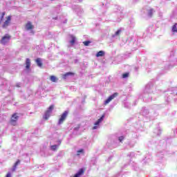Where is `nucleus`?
<instances>
[{"mask_svg":"<svg viewBox=\"0 0 177 177\" xmlns=\"http://www.w3.org/2000/svg\"><path fill=\"white\" fill-rule=\"evenodd\" d=\"M19 120V115L17 113H15L12 115L10 122L11 125L13 127H16L17 125V121Z\"/></svg>","mask_w":177,"mask_h":177,"instance_id":"obj_1","label":"nucleus"},{"mask_svg":"<svg viewBox=\"0 0 177 177\" xmlns=\"http://www.w3.org/2000/svg\"><path fill=\"white\" fill-rule=\"evenodd\" d=\"M68 115V111H65L62 114L60 115L59 119L58 120V125H62L64 121H66V119L67 118Z\"/></svg>","mask_w":177,"mask_h":177,"instance_id":"obj_2","label":"nucleus"},{"mask_svg":"<svg viewBox=\"0 0 177 177\" xmlns=\"http://www.w3.org/2000/svg\"><path fill=\"white\" fill-rule=\"evenodd\" d=\"M10 38H12V37L10 35L6 34L1 38L0 43L2 44V45H6V44L10 41Z\"/></svg>","mask_w":177,"mask_h":177,"instance_id":"obj_3","label":"nucleus"},{"mask_svg":"<svg viewBox=\"0 0 177 177\" xmlns=\"http://www.w3.org/2000/svg\"><path fill=\"white\" fill-rule=\"evenodd\" d=\"M6 20L3 22L2 27L3 28H8L9 25L10 24V21H12V16L9 15L6 17Z\"/></svg>","mask_w":177,"mask_h":177,"instance_id":"obj_4","label":"nucleus"},{"mask_svg":"<svg viewBox=\"0 0 177 177\" xmlns=\"http://www.w3.org/2000/svg\"><path fill=\"white\" fill-rule=\"evenodd\" d=\"M117 96H118V93H114L112 95H110L106 100H105L104 104L105 106L109 104L113 100V99L117 97Z\"/></svg>","mask_w":177,"mask_h":177,"instance_id":"obj_5","label":"nucleus"},{"mask_svg":"<svg viewBox=\"0 0 177 177\" xmlns=\"http://www.w3.org/2000/svg\"><path fill=\"white\" fill-rule=\"evenodd\" d=\"M103 120H104V115H102V117L100 119H98L97 122H95V126L93 127V129H96V126L99 125V124H100L102 121H103Z\"/></svg>","mask_w":177,"mask_h":177,"instance_id":"obj_6","label":"nucleus"},{"mask_svg":"<svg viewBox=\"0 0 177 177\" xmlns=\"http://www.w3.org/2000/svg\"><path fill=\"white\" fill-rule=\"evenodd\" d=\"M30 67H31V60L29 58H27L26 60V68L30 70Z\"/></svg>","mask_w":177,"mask_h":177,"instance_id":"obj_7","label":"nucleus"},{"mask_svg":"<svg viewBox=\"0 0 177 177\" xmlns=\"http://www.w3.org/2000/svg\"><path fill=\"white\" fill-rule=\"evenodd\" d=\"M26 30H32L34 28V26H32V24L29 21L26 24Z\"/></svg>","mask_w":177,"mask_h":177,"instance_id":"obj_8","label":"nucleus"},{"mask_svg":"<svg viewBox=\"0 0 177 177\" xmlns=\"http://www.w3.org/2000/svg\"><path fill=\"white\" fill-rule=\"evenodd\" d=\"M19 164H20V160L18 159L17 160V162H15L14 164V166H13L12 169V172H15V171H16V168H17V165H19Z\"/></svg>","mask_w":177,"mask_h":177,"instance_id":"obj_9","label":"nucleus"},{"mask_svg":"<svg viewBox=\"0 0 177 177\" xmlns=\"http://www.w3.org/2000/svg\"><path fill=\"white\" fill-rule=\"evenodd\" d=\"M50 80L52 82H57L59 80V79L55 75L50 76Z\"/></svg>","mask_w":177,"mask_h":177,"instance_id":"obj_10","label":"nucleus"},{"mask_svg":"<svg viewBox=\"0 0 177 177\" xmlns=\"http://www.w3.org/2000/svg\"><path fill=\"white\" fill-rule=\"evenodd\" d=\"M49 117H50V112L46 111L45 114H44V120H49Z\"/></svg>","mask_w":177,"mask_h":177,"instance_id":"obj_11","label":"nucleus"},{"mask_svg":"<svg viewBox=\"0 0 177 177\" xmlns=\"http://www.w3.org/2000/svg\"><path fill=\"white\" fill-rule=\"evenodd\" d=\"M104 56V51L100 50L96 54V57H100Z\"/></svg>","mask_w":177,"mask_h":177,"instance_id":"obj_12","label":"nucleus"},{"mask_svg":"<svg viewBox=\"0 0 177 177\" xmlns=\"http://www.w3.org/2000/svg\"><path fill=\"white\" fill-rule=\"evenodd\" d=\"M36 63L39 67H42V62L41 61L40 58H37L36 59Z\"/></svg>","mask_w":177,"mask_h":177,"instance_id":"obj_13","label":"nucleus"},{"mask_svg":"<svg viewBox=\"0 0 177 177\" xmlns=\"http://www.w3.org/2000/svg\"><path fill=\"white\" fill-rule=\"evenodd\" d=\"M6 15V12H3L1 13V16L0 17V24H1V23H2V21H3V19H4Z\"/></svg>","mask_w":177,"mask_h":177,"instance_id":"obj_14","label":"nucleus"},{"mask_svg":"<svg viewBox=\"0 0 177 177\" xmlns=\"http://www.w3.org/2000/svg\"><path fill=\"white\" fill-rule=\"evenodd\" d=\"M58 147H59V145H54L50 147V149H51V150H53V151H56V150H57Z\"/></svg>","mask_w":177,"mask_h":177,"instance_id":"obj_15","label":"nucleus"},{"mask_svg":"<svg viewBox=\"0 0 177 177\" xmlns=\"http://www.w3.org/2000/svg\"><path fill=\"white\" fill-rule=\"evenodd\" d=\"M85 172V169H80L78 172L77 173L80 176H81V175H84Z\"/></svg>","mask_w":177,"mask_h":177,"instance_id":"obj_16","label":"nucleus"},{"mask_svg":"<svg viewBox=\"0 0 177 177\" xmlns=\"http://www.w3.org/2000/svg\"><path fill=\"white\" fill-rule=\"evenodd\" d=\"M71 40L70 42H71V44L72 45H74V44H75V37L71 35Z\"/></svg>","mask_w":177,"mask_h":177,"instance_id":"obj_17","label":"nucleus"},{"mask_svg":"<svg viewBox=\"0 0 177 177\" xmlns=\"http://www.w3.org/2000/svg\"><path fill=\"white\" fill-rule=\"evenodd\" d=\"M53 109H55V105H50V106L48 107L47 111H49V112L51 113H52V111L53 110Z\"/></svg>","mask_w":177,"mask_h":177,"instance_id":"obj_18","label":"nucleus"},{"mask_svg":"<svg viewBox=\"0 0 177 177\" xmlns=\"http://www.w3.org/2000/svg\"><path fill=\"white\" fill-rule=\"evenodd\" d=\"M68 75H74V73L71 72H68L65 75H64V77L66 78V77H68Z\"/></svg>","mask_w":177,"mask_h":177,"instance_id":"obj_19","label":"nucleus"},{"mask_svg":"<svg viewBox=\"0 0 177 177\" xmlns=\"http://www.w3.org/2000/svg\"><path fill=\"white\" fill-rule=\"evenodd\" d=\"M128 77H129V73H125L122 74V78H128Z\"/></svg>","mask_w":177,"mask_h":177,"instance_id":"obj_20","label":"nucleus"},{"mask_svg":"<svg viewBox=\"0 0 177 177\" xmlns=\"http://www.w3.org/2000/svg\"><path fill=\"white\" fill-rule=\"evenodd\" d=\"M172 31L173 32H177V30H176V24H175L173 27H172Z\"/></svg>","mask_w":177,"mask_h":177,"instance_id":"obj_21","label":"nucleus"},{"mask_svg":"<svg viewBox=\"0 0 177 177\" xmlns=\"http://www.w3.org/2000/svg\"><path fill=\"white\" fill-rule=\"evenodd\" d=\"M84 46H88L89 44H91V41H85L83 42Z\"/></svg>","mask_w":177,"mask_h":177,"instance_id":"obj_22","label":"nucleus"},{"mask_svg":"<svg viewBox=\"0 0 177 177\" xmlns=\"http://www.w3.org/2000/svg\"><path fill=\"white\" fill-rule=\"evenodd\" d=\"M120 34H121V30H118L117 32H115V35H113V37L120 35Z\"/></svg>","mask_w":177,"mask_h":177,"instance_id":"obj_23","label":"nucleus"},{"mask_svg":"<svg viewBox=\"0 0 177 177\" xmlns=\"http://www.w3.org/2000/svg\"><path fill=\"white\" fill-rule=\"evenodd\" d=\"M80 153H84V149H80L77 151V156H80Z\"/></svg>","mask_w":177,"mask_h":177,"instance_id":"obj_24","label":"nucleus"},{"mask_svg":"<svg viewBox=\"0 0 177 177\" xmlns=\"http://www.w3.org/2000/svg\"><path fill=\"white\" fill-rule=\"evenodd\" d=\"M149 16H150V17H151V16H153V10H150L149 11Z\"/></svg>","mask_w":177,"mask_h":177,"instance_id":"obj_25","label":"nucleus"},{"mask_svg":"<svg viewBox=\"0 0 177 177\" xmlns=\"http://www.w3.org/2000/svg\"><path fill=\"white\" fill-rule=\"evenodd\" d=\"M119 140H120V142L123 141L124 140V136L119 137Z\"/></svg>","mask_w":177,"mask_h":177,"instance_id":"obj_26","label":"nucleus"},{"mask_svg":"<svg viewBox=\"0 0 177 177\" xmlns=\"http://www.w3.org/2000/svg\"><path fill=\"white\" fill-rule=\"evenodd\" d=\"M6 177H12V174L10 173H8Z\"/></svg>","mask_w":177,"mask_h":177,"instance_id":"obj_27","label":"nucleus"},{"mask_svg":"<svg viewBox=\"0 0 177 177\" xmlns=\"http://www.w3.org/2000/svg\"><path fill=\"white\" fill-rule=\"evenodd\" d=\"M73 177H80V176L77 174H76Z\"/></svg>","mask_w":177,"mask_h":177,"instance_id":"obj_28","label":"nucleus"},{"mask_svg":"<svg viewBox=\"0 0 177 177\" xmlns=\"http://www.w3.org/2000/svg\"><path fill=\"white\" fill-rule=\"evenodd\" d=\"M80 2H82V0H80Z\"/></svg>","mask_w":177,"mask_h":177,"instance_id":"obj_29","label":"nucleus"},{"mask_svg":"<svg viewBox=\"0 0 177 177\" xmlns=\"http://www.w3.org/2000/svg\"><path fill=\"white\" fill-rule=\"evenodd\" d=\"M17 86H18V87H19V85H18Z\"/></svg>","mask_w":177,"mask_h":177,"instance_id":"obj_30","label":"nucleus"},{"mask_svg":"<svg viewBox=\"0 0 177 177\" xmlns=\"http://www.w3.org/2000/svg\"><path fill=\"white\" fill-rule=\"evenodd\" d=\"M17 86H18V87H19V85H18Z\"/></svg>","mask_w":177,"mask_h":177,"instance_id":"obj_31","label":"nucleus"}]
</instances>
